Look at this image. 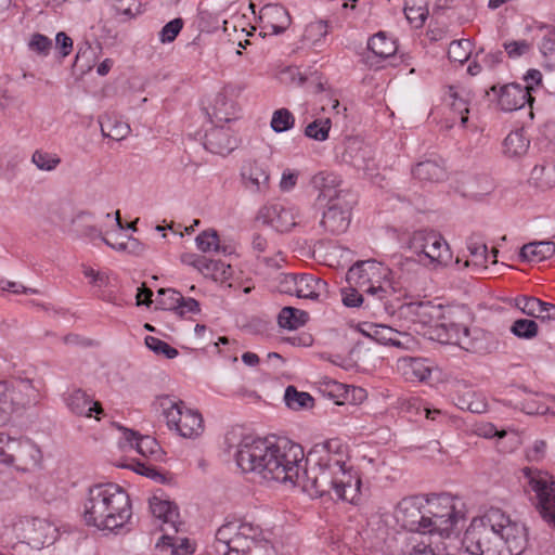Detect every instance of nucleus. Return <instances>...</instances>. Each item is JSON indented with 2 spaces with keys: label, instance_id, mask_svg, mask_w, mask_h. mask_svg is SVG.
Wrapping results in <instances>:
<instances>
[{
  "label": "nucleus",
  "instance_id": "f257e3e1",
  "mask_svg": "<svg viewBox=\"0 0 555 555\" xmlns=\"http://www.w3.org/2000/svg\"><path fill=\"white\" fill-rule=\"evenodd\" d=\"M347 462V448L338 439L317 443L307 456L310 466L302 468L297 485L310 495L334 491L337 499L352 503L359 496L361 480Z\"/></svg>",
  "mask_w": 555,
  "mask_h": 555
},
{
  "label": "nucleus",
  "instance_id": "f03ea898",
  "mask_svg": "<svg viewBox=\"0 0 555 555\" xmlns=\"http://www.w3.org/2000/svg\"><path fill=\"white\" fill-rule=\"evenodd\" d=\"M248 469L259 481H276L296 486L304 468V449L286 438L245 436Z\"/></svg>",
  "mask_w": 555,
  "mask_h": 555
},
{
  "label": "nucleus",
  "instance_id": "7ed1b4c3",
  "mask_svg": "<svg viewBox=\"0 0 555 555\" xmlns=\"http://www.w3.org/2000/svg\"><path fill=\"white\" fill-rule=\"evenodd\" d=\"M462 544L472 555H520L528 544V530L501 508L491 507L472 520Z\"/></svg>",
  "mask_w": 555,
  "mask_h": 555
},
{
  "label": "nucleus",
  "instance_id": "20e7f679",
  "mask_svg": "<svg viewBox=\"0 0 555 555\" xmlns=\"http://www.w3.org/2000/svg\"><path fill=\"white\" fill-rule=\"evenodd\" d=\"M82 518L89 527L117 531L132 524V505L128 492L114 482L89 488Z\"/></svg>",
  "mask_w": 555,
  "mask_h": 555
},
{
  "label": "nucleus",
  "instance_id": "39448f33",
  "mask_svg": "<svg viewBox=\"0 0 555 555\" xmlns=\"http://www.w3.org/2000/svg\"><path fill=\"white\" fill-rule=\"evenodd\" d=\"M424 335L441 344L457 345L470 352H483L487 349L485 341L489 333L477 327H467L456 320L452 310L444 308L439 321Z\"/></svg>",
  "mask_w": 555,
  "mask_h": 555
},
{
  "label": "nucleus",
  "instance_id": "423d86ee",
  "mask_svg": "<svg viewBox=\"0 0 555 555\" xmlns=\"http://www.w3.org/2000/svg\"><path fill=\"white\" fill-rule=\"evenodd\" d=\"M409 249L417 257V261L426 267H446L452 259L449 244L443 236L434 230H417L409 240Z\"/></svg>",
  "mask_w": 555,
  "mask_h": 555
},
{
  "label": "nucleus",
  "instance_id": "0eeeda50",
  "mask_svg": "<svg viewBox=\"0 0 555 555\" xmlns=\"http://www.w3.org/2000/svg\"><path fill=\"white\" fill-rule=\"evenodd\" d=\"M427 533L430 538H449L457 520L463 517L456 508L455 499L450 494H433L425 500Z\"/></svg>",
  "mask_w": 555,
  "mask_h": 555
},
{
  "label": "nucleus",
  "instance_id": "6e6552de",
  "mask_svg": "<svg viewBox=\"0 0 555 555\" xmlns=\"http://www.w3.org/2000/svg\"><path fill=\"white\" fill-rule=\"evenodd\" d=\"M159 404L168 428L179 436L193 439L204 431L202 415L197 411L188 409L183 401H176L165 396L159 398Z\"/></svg>",
  "mask_w": 555,
  "mask_h": 555
},
{
  "label": "nucleus",
  "instance_id": "1a4fd4ad",
  "mask_svg": "<svg viewBox=\"0 0 555 555\" xmlns=\"http://www.w3.org/2000/svg\"><path fill=\"white\" fill-rule=\"evenodd\" d=\"M531 491L534 493V505L542 519L555 529V480L547 472L524 468Z\"/></svg>",
  "mask_w": 555,
  "mask_h": 555
},
{
  "label": "nucleus",
  "instance_id": "9d476101",
  "mask_svg": "<svg viewBox=\"0 0 555 555\" xmlns=\"http://www.w3.org/2000/svg\"><path fill=\"white\" fill-rule=\"evenodd\" d=\"M343 304L346 307L356 308L364 305V308L372 309L375 313L382 311L388 314L396 313V305L392 302L393 289L390 285L369 286L364 295L354 288L341 291Z\"/></svg>",
  "mask_w": 555,
  "mask_h": 555
},
{
  "label": "nucleus",
  "instance_id": "9b49d317",
  "mask_svg": "<svg viewBox=\"0 0 555 555\" xmlns=\"http://www.w3.org/2000/svg\"><path fill=\"white\" fill-rule=\"evenodd\" d=\"M0 447H4L3 454H0L1 462L16 464L23 470H30L38 467L42 461L40 449L29 439H11L4 433H0Z\"/></svg>",
  "mask_w": 555,
  "mask_h": 555
},
{
  "label": "nucleus",
  "instance_id": "f8f14e48",
  "mask_svg": "<svg viewBox=\"0 0 555 555\" xmlns=\"http://www.w3.org/2000/svg\"><path fill=\"white\" fill-rule=\"evenodd\" d=\"M392 302L396 305V312L406 321L414 324L416 331H426L433 328V325L442 317L443 307L441 305H434L431 301H413L400 304L398 298L392 297Z\"/></svg>",
  "mask_w": 555,
  "mask_h": 555
},
{
  "label": "nucleus",
  "instance_id": "ddd939ff",
  "mask_svg": "<svg viewBox=\"0 0 555 555\" xmlns=\"http://www.w3.org/2000/svg\"><path fill=\"white\" fill-rule=\"evenodd\" d=\"M425 500L422 496H409L402 499L395 512V517L398 524L404 529L412 532L427 533Z\"/></svg>",
  "mask_w": 555,
  "mask_h": 555
},
{
  "label": "nucleus",
  "instance_id": "4468645a",
  "mask_svg": "<svg viewBox=\"0 0 555 555\" xmlns=\"http://www.w3.org/2000/svg\"><path fill=\"white\" fill-rule=\"evenodd\" d=\"M311 185L318 191L317 201L321 205L353 199L351 193L343 188L341 178L334 172L321 171L314 175Z\"/></svg>",
  "mask_w": 555,
  "mask_h": 555
},
{
  "label": "nucleus",
  "instance_id": "2eb2a0df",
  "mask_svg": "<svg viewBox=\"0 0 555 555\" xmlns=\"http://www.w3.org/2000/svg\"><path fill=\"white\" fill-rule=\"evenodd\" d=\"M299 212L294 206L272 204L261 207L256 216V221L270 225L278 232H288L297 225Z\"/></svg>",
  "mask_w": 555,
  "mask_h": 555
},
{
  "label": "nucleus",
  "instance_id": "dca6fc26",
  "mask_svg": "<svg viewBox=\"0 0 555 555\" xmlns=\"http://www.w3.org/2000/svg\"><path fill=\"white\" fill-rule=\"evenodd\" d=\"M352 205L353 199L326 205L320 225L333 235L345 233L350 224Z\"/></svg>",
  "mask_w": 555,
  "mask_h": 555
},
{
  "label": "nucleus",
  "instance_id": "f3484780",
  "mask_svg": "<svg viewBox=\"0 0 555 555\" xmlns=\"http://www.w3.org/2000/svg\"><path fill=\"white\" fill-rule=\"evenodd\" d=\"M490 91L495 93L498 105L504 112L520 109L526 103L533 101L531 96L532 88H524V86L516 82L506 83L499 90L496 86H492Z\"/></svg>",
  "mask_w": 555,
  "mask_h": 555
},
{
  "label": "nucleus",
  "instance_id": "a211bd4d",
  "mask_svg": "<svg viewBox=\"0 0 555 555\" xmlns=\"http://www.w3.org/2000/svg\"><path fill=\"white\" fill-rule=\"evenodd\" d=\"M341 159L358 170L371 171L375 168L372 147L358 138L346 140Z\"/></svg>",
  "mask_w": 555,
  "mask_h": 555
},
{
  "label": "nucleus",
  "instance_id": "6ab92c4d",
  "mask_svg": "<svg viewBox=\"0 0 555 555\" xmlns=\"http://www.w3.org/2000/svg\"><path fill=\"white\" fill-rule=\"evenodd\" d=\"M243 521L235 519L222 525L216 533V550L222 555H242L243 534L241 529Z\"/></svg>",
  "mask_w": 555,
  "mask_h": 555
},
{
  "label": "nucleus",
  "instance_id": "aec40b11",
  "mask_svg": "<svg viewBox=\"0 0 555 555\" xmlns=\"http://www.w3.org/2000/svg\"><path fill=\"white\" fill-rule=\"evenodd\" d=\"M210 129H207L204 135V147L214 154L225 155L235 150L240 140L233 138L230 133V128H224L221 124H212Z\"/></svg>",
  "mask_w": 555,
  "mask_h": 555
},
{
  "label": "nucleus",
  "instance_id": "412c9836",
  "mask_svg": "<svg viewBox=\"0 0 555 555\" xmlns=\"http://www.w3.org/2000/svg\"><path fill=\"white\" fill-rule=\"evenodd\" d=\"M150 509L154 517L163 521L162 530L165 532L163 540H170L169 532H178L182 522L179 520L178 507L171 502L160 500L157 496L150 499Z\"/></svg>",
  "mask_w": 555,
  "mask_h": 555
},
{
  "label": "nucleus",
  "instance_id": "4be33fe9",
  "mask_svg": "<svg viewBox=\"0 0 555 555\" xmlns=\"http://www.w3.org/2000/svg\"><path fill=\"white\" fill-rule=\"evenodd\" d=\"M10 391L14 412L36 405L40 393L29 379H18L10 383Z\"/></svg>",
  "mask_w": 555,
  "mask_h": 555
},
{
  "label": "nucleus",
  "instance_id": "5701e85b",
  "mask_svg": "<svg viewBox=\"0 0 555 555\" xmlns=\"http://www.w3.org/2000/svg\"><path fill=\"white\" fill-rule=\"evenodd\" d=\"M238 107L229 96V91L218 94L210 108H206V114L210 124L231 122L237 119Z\"/></svg>",
  "mask_w": 555,
  "mask_h": 555
},
{
  "label": "nucleus",
  "instance_id": "b1692460",
  "mask_svg": "<svg viewBox=\"0 0 555 555\" xmlns=\"http://www.w3.org/2000/svg\"><path fill=\"white\" fill-rule=\"evenodd\" d=\"M66 405L70 412L77 416L91 417L103 413L100 402L92 401L89 395L81 389H75L66 398Z\"/></svg>",
  "mask_w": 555,
  "mask_h": 555
},
{
  "label": "nucleus",
  "instance_id": "393cba45",
  "mask_svg": "<svg viewBox=\"0 0 555 555\" xmlns=\"http://www.w3.org/2000/svg\"><path fill=\"white\" fill-rule=\"evenodd\" d=\"M516 307L528 317L542 321L555 320V305L537 297L521 296L516 298Z\"/></svg>",
  "mask_w": 555,
  "mask_h": 555
},
{
  "label": "nucleus",
  "instance_id": "a878e982",
  "mask_svg": "<svg viewBox=\"0 0 555 555\" xmlns=\"http://www.w3.org/2000/svg\"><path fill=\"white\" fill-rule=\"evenodd\" d=\"M413 177L423 183H439L447 179L448 172L442 159H426L415 165Z\"/></svg>",
  "mask_w": 555,
  "mask_h": 555
},
{
  "label": "nucleus",
  "instance_id": "bb28decb",
  "mask_svg": "<svg viewBox=\"0 0 555 555\" xmlns=\"http://www.w3.org/2000/svg\"><path fill=\"white\" fill-rule=\"evenodd\" d=\"M222 455L229 462L234 459L236 466L242 467L241 454L243 452V425L232 426L224 434L222 443L220 446Z\"/></svg>",
  "mask_w": 555,
  "mask_h": 555
},
{
  "label": "nucleus",
  "instance_id": "cd10ccee",
  "mask_svg": "<svg viewBox=\"0 0 555 555\" xmlns=\"http://www.w3.org/2000/svg\"><path fill=\"white\" fill-rule=\"evenodd\" d=\"M327 295V283L311 274H300L296 296L298 298L320 300Z\"/></svg>",
  "mask_w": 555,
  "mask_h": 555
},
{
  "label": "nucleus",
  "instance_id": "c85d7f7f",
  "mask_svg": "<svg viewBox=\"0 0 555 555\" xmlns=\"http://www.w3.org/2000/svg\"><path fill=\"white\" fill-rule=\"evenodd\" d=\"M195 243L197 248L203 253H222L224 255H231L234 251V246L227 242L225 238L220 240L218 232L214 229L205 230L201 232Z\"/></svg>",
  "mask_w": 555,
  "mask_h": 555
},
{
  "label": "nucleus",
  "instance_id": "c756f323",
  "mask_svg": "<svg viewBox=\"0 0 555 555\" xmlns=\"http://www.w3.org/2000/svg\"><path fill=\"white\" fill-rule=\"evenodd\" d=\"M398 370L409 382H423L431 374L429 366L426 364V360L421 358L400 359L398 361Z\"/></svg>",
  "mask_w": 555,
  "mask_h": 555
},
{
  "label": "nucleus",
  "instance_id": "7c9ffc66",
  "mask_svg": "<svg viewBox=\"0 0 555 555\" xmlns=\"http://www.w3.org/2000/svg\"><path fill=\"white\" fill-rule=\"evenodd\" d=\"M555 255V243L551 241L531 242L525 244L519 251L522 261L541 262Z\"/></svg>",
  "mask_w": 555,
  "mask_h": 555
},
{
  "label": "nucleus",
  "instance_id": "2f4dec72",
  "mask_svg": "<svg viewBox=\"0 0 555 555\" xmlns=\"http://www.w3.org/2000/svg\"><path fill=\"white\" fill-rule=\"evenodd\" d=\"M367 49L377 57L386 60L397 52L396 41L387 37L386 33L379 31L373 35L367 41Z\"/></svg>",
  "mask_w": 555,
  "mask_h": 555
},
{
  "label": "nucleus",
  "instance_id": "473e14b6",
  "mask_svg": "<svg viewBox=\"0 0 555 555\" xmlns=\"http://www.w3.org/2000/svg\"><path fill=\"white\" fill-rule=\"evenodd\" d=\"M125 439L135 448L138 453L147 457L156 455L160 451L158 442L150 436H140L137 431L126 430Z\"/></svg>",
  "mask_w": 555,
  "mask_h": 555
},
{
  "label": "nucleus",
  "instance_id": "72a5a7b5",
  "mask_svg": "<svg viewBox=\"0 0 555 555\" xmlns=\"http://www.w3.org/2000/svg\"><path fill=\"white\" fill-rule=\"evenodd\" d=\"M530 141L524 134V130H515L508 133L503 142L504 154L508 157H520L525 155L529 149Z\"/></svg>",
  "mask_w": 555,
  "mask_h": 555
},
{
  "label": "nucleus",
  "instance_id": "f704fd0d",
  "mask_svg": "<svg viewBox=\"0 0 555 555\" xmlns=\"http://www.w3.org/2000/svg\"><path fill=\"white\" fill-rule=\"evenodd\" d=\"M270 176L267 168L258 163L250 166L247 181H245V189H250L253 192L266 193L269 190Z\"/></svg>",
  "mask_w": 555,
  "mask_h": 555
},
{
  "label": "nucleus",
  "instance_id": "c9c22d12",
  "mask_svg": "<svg viewBox=\"0 0 555 555\" xmlns=\"http://www.w3.org/2000/svg\"><path fill=\"white\" fill-rule=\"evenodd\" d=\"M308 319L309 315L306 311L293 307H284L278 315V323L282 328L293 331L305 325Z\"/></svg>",
  "mask_w": 555,
  "mask_h": 555
},
{
  "label": "nucleus",
  "instance_id": "e433bc0d",
  "mask_svg": "<svg viewBox=\"0 0 555 555\" xmlns=\"http://www.w3.org/2000/svg\"><path fill=\"white\" fill-rule=\"evenodd\" d=\"M230 269L231 267L225 266L222 261L212 260L206 256H202L197 268L198 272L205 278H210L215 281L228 279L231 275Z\"/></svg>",
  "mask_w": 555,
  "mask_h": 555
},
{
  "label": "nucleus",
  "instance_id": "4c0bfd02",
  "mask_svg": "<svg viewBox=\"0 0 555 555\" xmlns=\"http://www.w3.org/2000/svg\"><path fill=\"white\" fill-rule=\"evenodd\" d=\"M449 99L451 109L460 116L461 124L464 126L468 120L467 114L469 113L468 92L463 88L450 87Z\"/></svg>",
  "mask_w": 555,
  "mask_h": 555
},
{
  "label": "nucleus",
  "instance_id": "58836bf2",
  "mask_svg": "<svg viewBox=\"0 0 555 555\" xmlns=\"http://www.w3.org/2000/svg\"><path fill=\"white\" fill-rule=\"evenodd\" d=\"M284 401L294 411L311 409L314 404V399L310 393L298 391L294 386H288L285 389Z\"/></svg>",
  "mask_w": 555,
  "mask_h": 555
},
{
  "label": "nucleus",
  "instance_id": "ea45409f",
  "mask_svg": "<svg viewBox=\"0 0 555 555\" xmlns=\"http://www.w3.org/2000/svg\"><path fill=\"white\" fill-rule=\"evenodd\" d=\"M101 132L104 137L119 141L125 139L129 132L130 127L124 121L107 117L100 121Z\"/></svg>",
  "mask_w": 555,
  "mask_h": 555
},
{
  "label": "nucleus",
  "instance_id": "a19ab883",
  "mask_svg": "<svg viewBox=\"0 0 555 555\" xmlns=\"http://www.w3.org/2000/svg\"><path fill=\"white\" fill-rule=\"evenodd\" d=\"M455 404L461 410L472 413H482L487 410L485 399L473 390H467L463 395L457 396Z\"/></svg>",
  "mask_w": 555,
  "mask_h": 555
},
{
  "label": "nucleus",
  "instance_id": "79ce46f5",
  "mask_svg": "<svg viewBox=\"0 0 555 555\" xmlns=\"http://www.w3.org/2000/svg\"><path fill=\"white\" fill-rule=\"evenodd\" d=\"M473 52V43L468 39L453 40L448 50V56L451 62L460 64L465 63Z\"/></svg>",
  "mask_w": 555,
  "mask_h": 555
},
{
  "label": "nucleus",
  "instance_id": "37998d69",
  "mask_svg": "<svg viewBox=\"0 0 555 555\" xmlns=\"http://www.w3.org/2000/svg\"><path fill=\"white\" fill-rule=\"evenodd\" d=\"M245 295H249L245 298L248 312H259L258 307L263 302L267 296L266 287H256L254 284H249V280H245Z\"/></svg>",
  "mask_w": 555,
  "mask_h": 555
},
{
  "label": "nucleus",
  "instance_id": "c03bdc74",
  "mask_svg": "<svg viewBox=\"0 0 555 555\" xmlns=\"http://www.w3.org/2000/svg\"><path fill=\"white\" fill-rule=\"evenodd\" d=\"M270 125L274 132H285L294 127L295 117L289 109L279 108L273 112Z\"/></svg>",
  "mask_w": 555,
  "mask_h": 555
},
{
  "label": "nucleus",
  "instance_id": "a18cd8bd",
  "mask_svg": "<svg viewBox=\"0 0 555 555\" xmlns=\"http://www.w3.org/2000/svg\"><path fill=\"white\" fill-rule=\"evenodd\" d=\"M10 382H0V425L5 424L14 413Z\"/></svg>",
  "mask_w": 555,
  "mask_h": 555
},
{
  "label": "nucleus",
  "instance_id": "49530a36",
  "mask_svg": "<svg viewBox=\"0 0 555 555\" xmlns=\"http://www.w3.org/2000/svg\"><path fill=\"white\" fill-rule=\"evenodd\" d=\"M511 332L518 338L532 339L538 335V323L529 319L515 320L511 326Z\"/></svg>",
  "mask_w": 555,
  "mask_h": 555
},
{
  "label": "nucleus",
  "instance_id": "de8ad7c7",
  "mask_svg": "<svg viewBox=\"0 0 555 555\" xmlns=\"http://www.w3.org/2000/svg\"><path fill=\"white\" fill-rule=\"evenodd\" d=\"M332 122L328 118L315 119L305 128V135L315 141H325L328 138Z\"/></svg>",
  "mask_w": 555,
  "mask_h": 555
},
{
  "label": "nucleus",
  "instance_id": "09e8293b",
  "mask_svg": "<svg viewBox=\"0 0 555 555\" xmlns=\"http://www.w3.org/2000/svg\"><path fill=\"white\" fill-rule=\"evenodd\" d=\"M142 4L138 0H113V9L124 20H131L142 13Z\"/></svg>",
  "mask_w": 555,
  "mask_h": 555
},
{
  "label": "nucleus",
  "instance_id": "8fccbe9b",
  "mask_svg": "<svg viewBox=\"0 0 555 555\" xmlns=\"http://www.w3.org/2000/svg\"><path fill=\"white\" fill-rule=\"evenodd\" d=\"M179 300H182V294L172 288H160L157 292L156 304L163 310L176 311Z\"/></svg>",
  "mask_w": 555,
  "mask_h": 555
},
{
  "label": "nucleus",
  "instance_id": "3c124183",
  "mask_svg": "<svg viewBox=\"0 0 555 555\" xmlns=\"http://www.w3.org/2000/svg\"><path fill=\"white\" fill-rule=\"evenodd\" d=\"M31 160L38 169L46 171L54 170L61 163V158L57 155L40 150L35 151Z\"/></svg>",
  "mask_w": 555,
  "mask_h": 555
},
{
  "label": "nucleus",
  "instance_id": "603ef678",
  "mask_svg": "<svg viewBox=\"0 0 555 555\" xmlns=\"http://www.w3.org/2000/svg\"><path fill=\"white\" fill-rule=\"evenodd\" d=\"M145 345L154 353H156L158 356L162 354L167 359H173L179 354V352L176 348L171 347L166 341H164L157 337H154V336H146Z\"/></svg>",
  "mask_w": 555,
  "mask_h": 555
},
{
  "label": "nucleus",
  "instance_id": "864d4df0",
  "mask_svg": "<svg viewBox=\"0 0 555 555\" xmlns=\"http://www.w3.org/2000/svg\"><path fill=\"white\" fill-rule=\"evenodd\" d=\"M369 336L383 345H388L389 341H393V337H403L405 340H410L408 334L400 333L386 325H375L373 333L369 334Z\"/></svg>",
  "mask_w": 555,
  "mask_h": 555
},
{
  "label": "nucleus",
  "instance_id": "5fc2aeb1",
  "mask_svg": "<svg viewBox=\"0 0 555 555\" xmlns=\"http://www.w3.org/2000/svg\"><path fill=\"white\" fill-rule=\"evenodd\" d=\"M467 248L470 256L475 259V263L485 264L488 261V247L486 243L476 235H472L468 238Z\"/></svg>",
  "mask_w": 555,
  "mask_h": 555
},
{
  "label": "nucleus",
  "instance_id": "6e6d98bb",
  "mask_svg": "<svg viewBox=\"0 0 555 555\" xmlns=\"http://www.w3.org/2000/svg\"><path fill=\"white\" fill-rule=\"evenodd\" d=\"M183 24L184 23L181 17H177L168 22L159 31V41L162 43L172 42L183 28Z\"/></svg>",
  "mask_w": 555,
  "mask_h": 555
},
{
  "label": "nucleus",
  "instance_id": "4d7b16f0",
  "mask_svg": "<svg viewBox=\"0 0 555 555\" xmlns=\"http://www.w3.org/2000/svg\"><path fill=\"white\" fill-rule=\"evenodd\" d=\"M268 318L263 312H254L245 322V332L260 334L268 327Z\"/></svg>",
  "mask_w": 555,
  "mask_h": 555
},
{
  "label": "nucleus",
  "instance_id": "13d9d810",
  "mask_svg": "<svg viewBox=\"0 0 555 555\" xmlns=\"http://www.w3.org/2000/svg\"><path fill=\"white\" fill-rule=\"evenodd\" d=\"M372 268L373 263L369 261L357 263L348 270L347 280L364 284L366 281H370L369 270Z\"/></svg>",
  "mask_w": 555,
  "mask_h": 555
},
{
  "label": "nucleus",
  "instance_id": "bf43d9fd",
  "mask_svg": "<svg viewBox=\"0 0 555 555\" xmlns=\"http://www.w3.org/2000/svg\"><path fill=\"white\" fill-rule=\"evenodd\" d=\"M503 48L507 53L508 57L518 59L530 51L531 44L526 40H512L505 41L503 43Z\"/></svg>",
  "mask_w": 555,
  "mask_h": 555
},
{
  "label": "nucleus",
  "instance_id": "052dcab7",
  "mask_svg": "<svg viewBox=\"0 0 555 555\" xmlns=\"http://www.w3.org/2000/svg\"><path fill=\"white\" fill-rule=\"evenodd\" d=\"M328 33V26L325 21L311 22L305 29V38L310 41H318L324 38Z\"/></svg>",
  "mask_w": 555,
  "mask_h": 555
},
{
  "label": "nucleus",
  "instance_id": "680f3d73",
  "mask_svg": "<svg viewBox=\"0 0 555 555\" xmlns=\"http://www.w3.org/2000/svg\"><path fill=\"white\" fill-rule=\"evenodd\" d=\"M243 16H232L223 22V31L229 37V41L237 43L240 48H243V40L237 35L238 27L241 26V20Z\"/></svg>",
  "mask_w": 555,
  "mask_h": 555
},
{
  "label": "nucleus",
  "instance_id": "e2e57ef3",
  "mask_svg": "<svg viewBox=\"0 0 555 555\" xmlns=\"http://www.w3.org/2000/svg\"><path fill=\"white\" fill-rule=\"evenodd\" d=\"M245 555H274V548L269 538H262L256 544H246Z\"/></svg>",
  "mask_w": 555,
  "mask_h": 555
},
{
  "label": "nucleus",
  "instance_id": "0e129e2a",
  "mask_svg": "<svg viewBox=\"0 0 555 555\" xmlns=\"http://www.w3.org/2000/svg\"><path fill=\"white\" fill-rule=\"evenodd\" d=\"M429 539H433L429 537ZM435 542L433 540H429L428 543L421 542L417 545L413 547V551L410 553V555H446L444 552L447 551V546L443 545L442 548L439 547L438 544H436L435 548L433 545Z\"/></svg>",
  "mask_w": 555,
  "mask_h": 555
},
{
  "label": "nucleus",
  "instance_id": "69168bd1",
  "mask_svg": "<svg viewBox=\"0 0 555 555\" xmlns=\"http://www.w3.org/2000/svg\"><path fill=\"white\" fill-rule=\"evenodd\" d=\"M28 46L30 50L39 54L47 55L52 47V41L44 35L35 34L33 35Z\"/></svg>",
  "mask_w": 555,
  "mask_h": 555
},
{
  "label": "nucleus",
  "instance_id": "338daca9",
  "mask_svg": "<svg viewBox=\"0 0 555 555\" xmlns=\"http://www.w3.org/2000/svg\"><path fill=\"white\" fill-rule=\"evenodd\" d=\"M299 275L292 273L283 274L279 283V289L281 293L296 296Z\"/></svg>",
  "mask_w": 555,
  "mask_h": 555
},
{
  "label": "nucleus",
  "instance_id": "774afa93",
  "mask_svg": "<svg viewBox=\"0 0 555 555\" xmlns=\"http://www.w3.org/2000/svg\"><path fill=\"white\" fill-rule=\"evenodd\" d=\"M540 52L547 56L555 51V29L547 28L539 44Z\"/></svg>",
  "mask_w": 555,
  "mask_h": 555
}]
</instances>
